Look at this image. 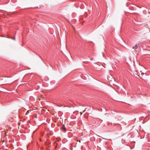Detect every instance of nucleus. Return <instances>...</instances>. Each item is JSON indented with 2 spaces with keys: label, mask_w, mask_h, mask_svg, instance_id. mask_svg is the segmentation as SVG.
<instances>
[{
  "label": "nucleus",
  "mask_w": 150,
  "mask_h": 150,
  "mask_svg": "<svg viewBox=\"0 0 150 150\" xmlns=\"http://www.w3.org/2000/svg\"><path fill=\"white\" fill-rule=\"evenodd\" d=\"M15 38H14V40H15Z\"/></svg>",
  "instance_id": "7ed1b4c3"
},
{
  "label": "nucleus",
  "mask_w": 150,
  "mask_h": 150,
  "mask_svg": "<svg viewBox=\"0 0 150 150\" xmlns=\"http://www.w3.org/2000/svg\"><path fill=\"white\" fill-rule=\"evenodd\" d=\"M62 129H63L64 130H66V128L64 127V125H63L62 126Z\"/></svg>",
  "instance_id": "f03ea898"
},
{
  "label": "nucleus",
  "mask_w": 150,
  "mask_h": 150,
  "mask_svg": "<svg viewBox=\"0 0 150 150\" xmlns=\"http://www.w3.org/2000/svg\"><path fill=\"white\" fill-rule=\"evenodd\" d=\"M138 47L137 45H136L134 47H132V48L134 49H136Z\"/></svg>",
  "instance_id": "f257e3e1"
}]
</instances>
